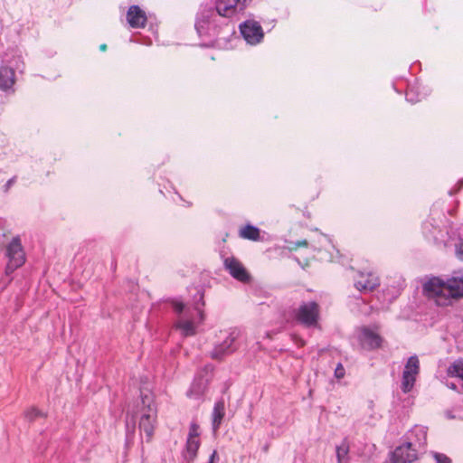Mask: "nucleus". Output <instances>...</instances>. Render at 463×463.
I'll list each match as a JSON object with an SVG mask.
<instances>
[{
	"mask_svg": "<svg viewBox=\"0 0 463 463\" xmlns=\"http://www.w3.org/2000/svg\"><path fill=\"white\" fill-rule=\"evenodd\" d=\"M5 255L8 258V263L6 265L7 274L12 273L24 264L25 252L18 236L14 237L11 242L6 246Z\"/></svg>",
	"mask_w": 463,
	"mask_h": 463,
	"instance_id": "obj_4",
	"label": "nucleus"
},
{
	"mask_svg": "<svg viewBox=\"0 0 463 463\" xmlns=\"http://www.w3.org/2000/svg\"><path fill=\"white\" fill-rule=\"evenodd\" d=\"M239 234L241 238L257 241L260 239V230L250 224H247L240 229Z\"/></svg>",
	"mask_w": 463,
	"mask_h": 463,
	"instance_id": "obj_14",
	"label": "nucleus"
},
{
	"mask_svg": "<svg viewBox=\"0 0 463 463\" xmlns=\"http://www.w3.org/2000/svg\"><path fill=\"white\" fill-rule=\"evenodd\" d=\"M240 31L243 38L250 44L259 43L264 36L262 27L253 20L246 21L241 24Z\"/></svg>",
	"mask_w": 463,
	"mask_h": 463,
	"instance_id": "obj_6",
	"label": "nucleus"
},
{
	"mask_svg": "<svg viewBox=\"0 0 463 463\" xmlns=\"http://www.w3.org/2000/svg\"><path fill=\"white\" fill-rule=\"evenodd\" d=\"M13 183H14V179H10V180L7 182V186H10Z\"/></svg>",
	"mask_w": 463,
	"mask_h": 463,
	"instance_id": "obj_31",
	"label": "nucleus"
},
{
	"mask_svg": "<svg viewBox=\"0 0 463 463\" xmlns=\"http://www.w3.org/2000/svg\"><path fill=\"white\" fill-rule=\"evenodd\" d=\"M235 340L236 335L233 333L230 334L221 345L214 347L211 352V357L222 361L226 355L232 354L236 350L234 346Z\"/></svg>",
	"mask_w": 463,
	"mask_h": 463,
	"instance_id": "obj_10",
	"label": "nucleus"
},
{
	"mask_svg": "<svg viewBox=\"0 0 463 463\" xmlns=\"http://www.w3.org/2000/svg\"><path fill=\"white\" fill-rule=\"evenodd\" d=\"M380 285L379 278L373 272H360L354 286L359 291H373Z\"/></svg>",
	"mask_w": 463,
	"mask_h": 463,
	"instance_id": "obj_9",
	"label": "nucleus"
},
{
	"mask_svg": "<svg viewBox=\"0 0 463 463\" xmlns=\"http://www.w3.org/2000/svg\"><path fill=\"white\" fill-rule=\"evenodd\" d=\"M40 416H43V413L36 408H31L25 412V418L30 421L35 420Z\"/></svg>",
	"mask_w": 463,
	"mask_h": 463,
	"instance_id": "obj_21",
	"label": "nucleus"
},
{
	"mask_svg": "<svg viewBox=\"0 0 463 463\" xmlns=\"http://www.w3.org/2000/svg\"><path fill=\"white\" fill-rule=\"evenodd\" d=\"M219 459L218 454L216 450H213L208 463H215Z\"/></svg>",
	"mask_w": 463,
	"mask_h": 463,
	"instance_id": "obj_29",
	"label": "nucleus"
},
{
	"mask_svg": "<svg viewBox=\"0 0 463 463\" xmlns=\"http://www.w3.org/2000/svg\"><path fill=\"white\" fill-rule=\"evenodd\" d=\"M175 327L181 331L184 336H192L196 333L194 324L190 320H179L176 322Z\"/></svg>",
	"mask_w": 463,
	"mask_h": 463,
	"instance_id": "obj_16",
	"label": "nucleus"
},
{
	"mask_svg": "<svg viewBox=\"0 0 463 463\" xmlns=\"http://www.w3.org/2000/svg\"><path fill=\"white\" fill-rule=\"evenodd\" d=\"M437 463H451V459L442 453H434L433 455Z\"/></svg>",
	"mask_w": 463,
	"mask_h": 463,
	"instance_id": "obj_23",
	"label": "nucleus"
},
{
	"mask_svg": "<svg viewBox=\"0 0 463 463\" xmlns=\"http://www.w3.org/2000/svg\"><path fill=\"white\" fill-rule=\"evenodd\" d=\"M200 445V439L187 438L186 451L192 459L196 457Z\"/></svg>",
	"mask_w": 463,
	"mask_h": 463,
	"instance_id": "obj_18",
	"label": "nucleus"
},
{
	"mask_svg": "<svg viewBox=\"0 0 463 463\" xmlns=\"http://www.w3.org/2000/svg\"><path fill=\"white\" fill-rule=\"evenodd\" d=\"M409 375L417 377L420 373V360L417 355H411L408 358L403 372Z\"/></svg>",
	"mask_w": 463,
	"mask_h": 463,
	"instance_id": "obj_15",
	"label": "nucleus"
},
{
	"mask_svg": "<svg viewBox=\"0 0 463 463\" xmlns=\"http://www.w3.org/2000/svg\"><path fill=\"white\" fill-rule=\"evenodd\" d=\"M447 374L449 377H458L463 381V358L451 364L447 370Z\"/></svg>",
	"mask_w": 463,
	"mask_h": 463,
	"instance_id": "obj_17",
	"label": "nucleus"
},
{
	"mask_svg": "<svg viewBox=\"0 0 463 463\" xmlns=\"http://www.w3.org/2000/svg\"><path fill=\"white\" fill-rule=\"evenodd\" d=\"M358 340L361 346L366 350H374L382 346L383 338L375 331L363 326L359 329Z\"/></svg>",
	"mask_w": 463,
	"mask_h": 463,
	"instance_id": "obj_7",
	"label": "nucleus"
},
{
	"mask_svg": "<svg viewBox=\"0 0 463 463\" xmlns=\"http://www.w3.org/2000/svg\"><path fill=\"white\" fill-rule=\"evenodd\" d=\"M417 377L402 373V390L404 393L410 392L416 382Z\"/></svg>",
	"mask_w": 463,
	"mask_h": 463,
	"instance_id": "obj_19",
	"label": "nucleus"
},
{
	"mask_svg": "<svg viewBox=\"0 0 463 463\" xmlns=\"http://www.w3.org/2000/svg\"><path fill=\"white\" fill-rule=\"evenodd\" d=\"M199 314H200L201 319H203V313L202 310H199Z\"/></svg>",
	"mask_w": 463,
	"mask_h": 463,
	"instance_id": "obj_32",
	"label": "nucleus"
},
{
	"mask_svg": "<svg viewBox=\"0 0 463 463\" xmlns=\"http://www.w3.org/2000/svg\"><path fill=\"white\" fill-rule=\"evenodd\" d=\"M225 416V403L222 399L215 402L212 413V423L213 431H217L222 424Z\"/></svg>",
	"mask_w": 463,
	"mask_h": 463,
	"instance_id": "obj_13",
	"label": "nucleus"
},
{
	"mask_svg": "<svg viewBox=\"0 0 463 463\" xmlns=\"http://www.w3.org/2000/svg\"><path fill=\"white\" fill-rule=\"evenodd\" d=\"M293 340L300 347L305 345V341L298 335H293Z\"/></svg>",
	"mask_w": 463,
	"mask_h": 463,
	"instance_id": "obj_28",
	"label": "nucleus"
},
{
	"mask_svg": "<svg viewBox=\"0 0 463 463\" xmlns=\"http://www.w3.org/2000/svg\"><path fill=\"white\" fill-rule=\"evenodd\" d=\"M15 83V71L8 66L0 67V89L6 91Z\"/></svg>",
	"mask_w": 463,
	"mask_h": 463,
	"instance_id": "obj_12",
	"label": "nucleus"
},
{
	"mask_svg": "<svg viewBox=\"0 0 463 463\" xmlns=\"http://www.w3.org/2000/svg\"><path fill=\"white\" fill-rule=\"evenodd\" d=\"M294 318L307 327H316L320 318V307L315 301L302 303L294 310Z\"/></svg>",
	"mask_w": 463,
	"mask_h": 463,
	"instance_id": "obj_3",
	"label": "nucleus"
},
{
	"mask_svg": "<svg viewBox=\"0 0 463 463\" xmlns=\"http://www.w3.org/2000/svg\"><path fill=\"white\" fill-rule=\"evenodd\" d=\"M349 453V444L346 440H344L337 448H336V458L338 463H345L346 457Z\"/></svg>",
	"mask_w": 463,
	"mask_h": 463,
	"instance_id": "obj_20",
	"label": "nucleus"
},
{
	"mask_svg": "<svg viewBox=\"0 0 463 463\" xmlns=\"http://www.w3.org/2000/svg\"><path fill=\"white\" fill-rule=\"evenodd\" d=\"M456 255L458 260H463V241L457 246Z\"/></svg>",
	"mask_w": 463,
	"mask_h": 463,
	"instance_id": "obj_26",
	"label": "nucleus"
},
{
	"mask_svg": "<svg viewBox=\"0 0 463 463\" xmlns=\"http://www.w3.org/2000/svg\"><path fill=\"white\" fill-rule=\"evenodd\" d=\"M172 304H173L175 310L177 313H181L184 308V305L182 302L173 301Z\"/></svg>",
	"mask_w": 463,
	"mask_h": 463,
	"instance_id": "obj_27",
	"label": "nucleus"
},
{
	"mask_svg": "<svg viewBox=\"0 0 463 463\" xmlns=\"http://www.w3.org/2000/svg\"><path fill=\"white\" fill-rule=\"evenodd\" d=\"M127 21L132 28H144L147 22L146 13L137 5H131L127 13Z\"/></svg>",
	"mask_w": 463,
	"mask_h": 463,
	"instance_id": "obj_11",
	"label": "nucleus"
},
{
	"mask_svg": "<svg viewBox=\"0 0 463 463\" xmlns=\"http://www.w3.org/2000/svg\"><path fill=\"white\" fill-rule=\"evenodd\" d=\"M99 50L104 52L107 50V44L106 43H102L100 46H99Z\"/></svg>",
	"mask_w": 463,
	"mask_h": 463,
	"instance_id": "obj_30",
	"label": "nucleus"
},
{
	"mask_svg": "<svg viewBox=\"0 0 463 463\" xmlns=\"http://www.w3.org/2000/svg\"><path fill=\"white\" fill-rule=\"evenodd\" d=\"M345 374V370L343 364H338L335 369V376L337 379H342V378H344Z\"/></svg>",
	"mask_w": 463,
	"mask_h": 463,
	"instance_id": "obj_24",
	"label": "nucleus"
},
{
	"mask_svg": "<svg viewBox=\"0 0 463 463\" xmlns=\"http://www.w3.org/2000/svg\"><path fill=\"white\" fill-rule=\"evenodd\" d=\"M422 294L439 307H449L463 298V279L431 277L422 284Z\"/></svg>",
	"mask_w": 463,
	"mask_h": 463,
	"instance_id": "obj_1",
	"label": "nucleus"
},
{
	"mask_svg": "<svg viewBox=\"0 0 463 463\" xmlns=\"http://www.w3.org/2000/svg\"><path fill=\"white\" fill-rule=\"evenodd\" d=\"M134 414H139V430L146 434V442H150L157 422V408L154 396L150 393H142L141 402L137 404Z\"/></svg>",
	"mask_w": 463,
	"mask_h": 463,
	"instance_id": "obj_2",
	"label": "nucleus"
},
{
	"mask_svg": "<svg viewBox=\"0 0 463 463\" xmlns=\"http://www.w3.org/2000/svg\"><path fill=\"white\" fill-rule=\"evenodd\" d=\"M307 245H308V242L307 240H301V241H297L295 243V245L293 247H290L289 249L291 250H296L300 247H307Z\"/></svg>",
	"mask_w": 463,
	"mask_h": 463,
	"instance_id": "obj_25",
	"label": "nucleus"
},
{
	"mask_svg": "<svg viewBox=\"0 0 463 463\" xmlns=\"http://www.w3.org/2000/svg\"><path fill=\"white\" fill-rule=\"evenodd\" d=\"M223 266L229 274L236 280L242 283H249L251 276L244 265L234 257H228L223 260Z\"/></svg>",
	"mask_w": 463,
	"mask_h": 463,
	"instance_id": "obj_5",
	"label": "nucleus"
},
{
	"mask_svg": "<svg viewBox=\"0 0 463 463\" xmlns=\"http://www.w3.org/2000/svg\"><path fill=\"white\" fill-rule=\"evenodd\" d=\"M417 459V452L411 443L397 447L390 455L389 461L384 463H412Z\"/></svg>",
	"mask_w": 463,
	"mask_h": 463,
	"instance_id": "obj_8",
	"label": "nucleus"
},
{
	"mask_svg": "<svg viewBox=\"0 0 463 463\" xmlns=\"http://www.w3.org/2000/svg\"><path fill=\"white\" fill-rule=\"evenodd\" d=\"M200 427L196 422H192L189 428L187 438L200 439Z\"/></svg>",
	"mask_w": 463,
	"mask_h": 463,
	"instance_id": "obj_22",
	"label": "nucleus"
}]
</instances>
